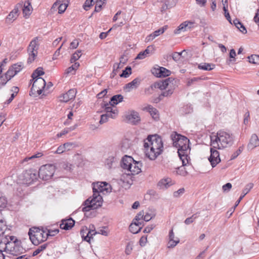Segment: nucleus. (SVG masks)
<instances>
[{
    "label": "nucleus",
    "mask_w": 259,
    "mask_h": 259,
    "mask_svg": "<svg viewBox=\"0 0 259 259\" xmlns=\"http://www.w3.org/2000/svg\"><path fill=\"white\" fill-rule=\"evenodd\" d=\"M37 37L34 38L30 41L28 47L27 52L29 56L27 59V63L28 64L31 63L37 55L39 45L37 43Z\"/></svg>",
    "instance_id": "nucleus-8"
},
{
    "label": "nucleus",
    "mask_w": 259,
    "mask_h": 259,
    "mask_svg": "<svg viewBox=\"0 0 259 259\" xmlns=\"http://www.w3.org/2000/svg\"><path fill=\"white\" fill-rule=\"evenodd\" d=\"M167 28V26L165 25L162 28L155 31L153 33L156 37L159 36V35L162 34Z\"/></svg>",
    "instance_id": "nucleus-52"
},
{
    "label": "nucleus",
    "mask_w": 259,
    "mask_h": 259,
    "mask_svg": "<svg viewBox=\"0 0 259 259\" xmlns=\"http://www.w3.org/2000/svg\"><path fill=\"white\" fill-rule=\"evenodd\" d=\"M253 186V184L252 183H249L246 185L245 188L243 190V194L240 196L239 198L235 202V205L234 206L233 208H232L233 209V211L235 210V208L238 205L242 199V198L245 196V195H246L252 188Z\"/></svg>",
    "instance_id": "nucleus-21"
},
{
    "label": "nucleus",
    "mask_w": 259,
    "mask_h": 259,
    "mask_svg": "<svg viewBox=\"0 0 259 259\" xmlns=\"http://www.w3.org/2000/svg\"><path fill=\"white\" fill-rule=\"evenodd\" d=\"M132 74V68L130 66H127L124 70H122V72L119 75L120 77H127Z\"/></svg>",
    "instance_id": "nucleus-36"
},
{
    "label": "nucleus",
    "mask_w": 259,
    "mask_h": 259,
    "mask_svg": "<svg viewBox=\"0 0 259 259\" xmlns=\"http://www.w3.org/2000/svg\"><path fill=\"white\" fill-rule=\"evenodd\" d=\"M15 70L12 68H10L5 74V77L7 80H10L17 73H15Z\"/></svg>",
    "instance_id": "nucleus-37"
},
{
    "label": "nucleus",
    "mask_w": 259,
    "mask_h": 259,
    "mask_svg": "<svg viewBox=\"0 0 259 259\" xmlns=\"http://www.w3.org/2000/svg\"><path fill=\"white\" fill-rule=\"evenodd\" d=\"M48 243L44 244L40 246H39L32 253V256H34L37 255L41 251H44L46 249L48 246Z\"/></svg>",
    "instance_id": "nucleus-35"
},
{
    "label": "nucleus",
    "mask_w": 259,
    "mask_h": 259,
    "mask_svg": "<svg viewBox=\"0 0 259 259\" xmlns=\"http://www.w3.org/2000/svg\"><path fill=\"white\" fill-rule=\"evenodd\" d=\"M123 97L120 94H118L112 96L110 99L109 103L113 106H114L118 104L119 103L122 101Z\"/></svg>",
    "instance_id": "nucleus-28"
},
{
    "label": "nucleus",
    "mask_w": 259,
    "mask_h": 259,
    "mask_svg": "<svg viewBox=\"0 0 259 259\" xmlns=\"http://www.w3.org/2000/svg\"><path fill=\"white\" fill-rule=\"evenodd\" d=\"M12 68L15 70V73L17 74L23 69V64L22 62H19L14 64Z\"/></svg>",
    "instance_id": "nucleus-41"
},
{
    "label": "nucleus",
    "mask_w": 259,
    "mask_h": 259,
    "mask_svg": "<svg viewBox=\"0 0 259 259\" xmlns=\"http://www.w3.org/2000/svg\"><path fill=\"white\" fill-rule=\"evenodd\" d=\"M75 144L71 142L65 143L63 144L64 147L66 150H70L73 147H74Z\"/></svg>",
    "instance_id": "nucleus-61"
},
{
    "label": "nucleus",
    "mask_w": 259,
    "mask_h": 259,
    "mask_svg": "<svg viewBox=\"0 0 259 259\" xmlns=\"http://www.w3.org/2000/svg\"><path fill=\"white\" fill-rule=\"evenodd\" d=\"M176 172L178 175L182 176H186L188 174V172L186 170V168L183 165L177 168Z\"/></svg>",
    "instance_id": "nucleus-40"
},
{
    "label": "nucleus",
    "mask_w": 259,
    "mask_h": 259,
    "mask_svg": "<svg viewBox=\"0 0 259 259\" xmlns=\"http://www.w3.org/2000/svg\"><path fill=\"white\" fill-rule=\"evenodd\" d=\"M174 92L173 89H169L167 91L163 92L161 94V97H169L171 96Z\"/></svg>",
    "instance_id": "nucleus-62"
},
{
    "label": "nucleus",
    "mask_w": 259,
    "mask_h": 259,
    "mask_svg": "<svg viewBox=\"0 0 259 259\" xmlns=\"http://www.w3.org/2000/svg\"><path fill=\"white\" fill-rule=\"evenodd\" d=\"M259 146V139L257 136L254 134L251 136L249 142L247 145L248 150H252Z\"/></svg>",
    "instance_id": "nucleus-20"
},
{
    "label": "nucleus",
    "mask_w": 259,
    "mask_h": 259,
    "mask_svg": "<svg viewBox=\"0 0 259 259\" xmlns=\"http://www.w3.org/2000/svg\"><path fill=\"white\" fill-rule=\"evenodd\" d=\"M145 109L150 113L153 118L155 119L158 118V111L156 108H154L151 105H148L145 107Z\"/></svg>",
    "instance_id": "nucleus-29"
},
{
    "label": "nucleus",
    "mask_w": 259,
    "mask_h": 259,
    "mask_svg": "<svg viewBox=\"0 0 259 259\" xmlns=\"http://www.w3.org/2000/svg\"><path fill=\"white\" fill-rule=\"evenodd\" d=\"M45 74L44 71L42 67H38L36 69L31 75V77L33 78V80H35L37 78H39L40 76L42 75Z\"/></svg>",
    "instance_id": "nucleus-31"
},
{
    "label": "nucleus",
    "mask_w": 259,
    "mask_h": 259,
    "mask_svg": "<svg viewBox=\"0 0 259 259\" xmlns=\"http://www.w3.org/2000/svg\"><path fill=\"white\" fill-rule=\"evenodd\" d=\"M1 248L3 247L2 245H4L5 247L4 249L6 250L8 249V247H13L14 249L16 251L18 250L19 251H21L23 250L21 248L19 249V247L17 246V245L18 244L19 241L17 239L15 238L13 236H10L11 234L12 225H7L5 221L1 219Z\"/></svg>",
    "instance_id": "nucleus-3"
},
{
    "label": "nucleus",
    "mask_w": 259,
    "mask_h": 259,
    "mask_svg": "<svg viewBox=\"0 0 259 259\" xmlns=\"http://www.w3.org/2000/svg\"><path fill=\"white\" fill-rule=\"evenodd\" d=\"M94 0H86L83 6V9L85 11H88L89 9L93 5L92 3Z\"/></svg>",
    "instance_id": "nucleus-55"
},
{
    "label": "nucleus",
    "mask_w": 259,
    "mask_h": 259,
    "mask_svg": "<svg viewBox=\"0 0 259 259\" xmlns=\"http://www.w3.org/2000/svg\"><path fill=\"white\" fill-rule=\"evenodd\" d=\"M197 217H198L197 213L194 214L191 217L187 218L185 220L184 223L186 225H189V224L192 223L195 221V220L196 218H197Z\"/></svg>",
    "instance_id": "nucleus-44"
},
{
    "label": "nucleus",
    "mask_w": 259,
    "mask_h": 259,
    "mask_svg": "<svg viewBox=\"0 0 259 259\" xmlns=\"http://www.w3.org/2000/svg\"><path fill=\"white\" fill-rule=\"evenodd\" d=\"M22 8L21 4H17L14 9L10 13L6 19V22L11 23L13 22L19 15V9Z\"/></svg>",
    "instance_id": "nucleus-13"
},
{
    "label": "nucleus",
    "mask_w": 259,
    "mask_h": 259,
    "mask_svg": "<svg viewBox=\"0 0 259 259\" xmlns=\"http://www.w3.org/2000/svg\"><path fill=\"white\" fill-rule=\"evenodd\" d=\"M215 65L212 63H202L198 65V68L199 69L210 71L214 69Z\"/></svg>",
    "instance_id": "nucleus-30"
},
{
    "label": "nucleus",
    "mask_w": 259,
    "mask_h": 259,
    "mask_svg": "<svg viewBox=\"0 0 259 259\" xmlns=\"http://www.w3.org/2000/svg\"><path fill=\"white\" fill-rule=\"evenodd\" d=\"M37 83H40L41 85H42V88H45L46 82V81L42 78L39 77L37 78L35 80H34L33 84L32 87L29 92V95L32 97H36V89L37 87Z\"/></svg>",
    "instance_id": "nucleus-15"
},
{
    "label": "nucleus",
    "mask_w": 259,
    "mask_h": 259,
    "mask_svg": "<svg viewBox=\"0 0 259 259\" xmlns=\"http://www.w3.org/2000/svg\"><path fill=\"white\" fill-rule=\"evenodd\" d=\"M87 231L88 232L84 239L86 240L87 242L90 243L91 240L93 238V235L97 234V232L95 230V227L93 224L90 225L89 228Z\"/></svg>",
    "instance_id": "nucleus-23"
},
{
    "label": "nucleus",
    "mask_w": 259,
    "mask_h": 259,
    "mask_svg": "<svg viewBox=\"0 0 259 259\" xmlns=\"http://www.w3.org/2000/svg\"><path fill=\"white\" fill-rule=\"evenodd\" d=\"M155 88V87H153V84H151L148 88H147L145 89V93L147 95H151L153 93V91Z\"/></svg>",
    "instance_id": "nucleus-63"
},
{
    "label": "nucleus",
    "mask_w": 259,
    "mask_h": 259,
    "mask_svg": "<svg viewBox=\"0 0 259 259\" xmlns=\"http://www.w3.org/2000/svg\"><path fill=\"white\" fill-rule=\"evenodd\" d=\"M169 182L168 179H162L158 182L157 185L160 189L167 188L170 186Z\"/></svg>",
    "instance_id": "nucleus-34"
},
{
    "label": "nucleus",
    "mask_w": 259,
    "mask_h": 259,
    "mask_svg": "<svg viewBox=\"0 0 259 259\" xmlns=\"http://www.w3.org/2000/svg\"><path fill=\"white\" fill-rule=\"evenodd\" d=\"M111 191V187L110 185L106 182H98L93 184L92 197L87 199L84 202V207L82 208V211L87 212L91 209H96L101 207L102 204L103 198L100 195V192L109 193Z\"/></svg>",
    "instance_id": "nucleus-1"
},
{
    "label": "nucleus",
    "mask_w": 259,
    "mask_h": 259,
    "mask_svg": "<svg viewBox=\"0 0 259 259\" xmlns=\"http://www.w3.org/2000/svg\"><path fill=\"white\" fill-rule=\"evenodd\" d=\"M115 158L113 156H109L106 159L105 164L108 166V168H110L112 167L113 163L114 162Z\"/></svg>",
    "instance_id": "nucleus-47"
},
{
    "label": "nucleus",
    "mask_w": 259,
    "mask_h": 259,
    "mask_svg": "<svg viewBox=\"0 0 259 259\" xmlns=\"http://www.w3.org/2000/svg\"><path fill=\"white\" fill-rule=\"evenodd\" d=\"M164 2L170 9L176 5L177 0H164Z\"/></svg>",
    "instance_id": "nucleus-49"
},
{
    "label": "nucleus",
    "mask_w": 259,
    "mask_h": 259,
    "mask_svg": "<svg viewBox=\"0 0 259 259\" xmlns=\"http://www.w3.org/2000/svg\"><path fill=\"white\" fill-rule=\"evenodd\" d=\"M37 171L35 169H30L25 171L20 176L21 183L29 186L37 179Z\"/></svg>",
    "instance_id": "nucleus-7"
},
{
    "label": "nucleus",
    "mask_w": 259,
    "mask_h": 259,
    "mask_svg": "<svg viewBox=\"0 0 259 259\" xmlns=\"http://www.w3.org/2000/svg\"><path fill=\"white\" fill-rule=\"evenodd\" d=\"M75 89H70L67 93L61 96L60 101L63 102H67L70 100L73 99L76 95Z\"/></svg>",
    "instance_id": "nucleus-18"
},
{
    "label": "nucleus",
    "mask_w": 259,
    "mask_h": 259,
    "mask_svg": "<svg viewBox=\"0 0 259 259\" xmlns=\"http://www.w3.org/2000/svg\"><path fill=\"white\" fill-rule=\"evenodd\" d=\"M185 192L184 188H181L179 189L178 191H175L173 193L174 197H179L183 194H184Z\"/></svg>",
    "instance_id": "nucleus-60"
},
{
    "label": "nucleus",
    "mask_w": 259,
    "mask_h": 259,
    "mask_svg": "<svg viewBox=\"0 0 259 259\" xmlns=\"http://www.w3.org/2000/svg\"><path fill=\"white\" fill-rule=\"evenodd\" d=\"M211 147L210 149V155L208 158V160L212 167H214L218 163L221 162L220 157V153L217 149H221L220 147L213 145L210 143Z\"/></svg>",
    "instance_id": "nucleus-9"
},
{
    "label": "nucleus",
    "mask_w": 259,
    "mask_h": 259,
    "mask_svg": "<svg viewBox=\"0 0 259 259\" xmlns=\"http://www.w3.org/2000/svg\"><path fill=\"white\" fill-rule=\"evenodd\" d=\"M133 167H132L131 172L132 175L138 174L141 171V168L142 166V163L141 161H137L135 160L133 162Z\"/></svg>",
    "instance_id": "nucleus-27"
},
{
    "label": "nucleus",
    "mask_w": 259,
    "mask_h": 259,
    "mask_svg": "<svg viewBox=\"0 0 259 259\" xmlns=\"http://www.w3.org/2000/svg\"><path fill=\"white\" fill-rule=\"evenodd\" d=\"M180 242L179 238H177L176 240H172V241L169 240L168 243V248H174Z\"/></svg>",
    "instance_id": "nucleus-53"
},
{
    "label": "nucleus",
    "mask_w": 259,
    "mask_h": 259,
    "mask_svg": "<svg viewBox=\"0 0 259 259\" xmlns=\"http://www.w3.org/2000/svg\"><path fill=\"white\" fill-rule=\"evenodd\" d=\"M141 81V79L140 78L137 77L135 78L131 82L127 83L125 85V88L126 89H128L129 90L137 89L138 86L140 85ZM130 91V90H128Z\"/></svg>",
    "instance_id": "nucleus-25"
},
{
    "label": "nucleus",
    "mask_w": 259,
    "mask_h": 259,
    "mask_svg": "<svg viewBox=\"0 0 259 259\" xmlns=\"http://www.w3.org/2000/svg\"><path fill=\"white\" fill-rule=\"evenodd\" d=\"M120 63H115L113 65V70L111 74V77L113 78L114 76L116 74L117 71L118 69L120 68Z\"/></svg>",
    "instance_id": "nucleus-56"
},
{
    "label": "nucleus",
    "mask_w": 259,
    "mask_h": 259,
    "mask_svg": "<svg viewBox=\"0 0 259 259\" xmlns=\"http://www.w3.org/2000/svg\"><path fill=\"white\" fill-rule=\"evenodd\" d=\"M74 224L75 221L72 218H69L68 219L62 220L60 228L63 230H68L71 229Z\"/></svg>",
    "instance_id": "nucleus-16"
},
{
    "label": "nucleus",
    "mask_w": 259,
    "mask_h": 259,
    "mask_svg": "<svg viewBox=\"0 0 259 259\" xmlns=\"http://www.w3.org/2000/svg\"><path fill=\"white\" fill-rule=\"evenodd\" d=\"M55 171V166L53 164H46L40 166L37 172L38 177L44 180L47 181L50 179Z\"/></svg>",
    "instance_id": "nucleus-6"
},
{
    "label": "nucleus",
    "mask_w": 259,
    "mask_h": 259,
    "mask_svg": "<svg viewBox=\"0 0 259 259\" xmlns=\"http://www.w3.org/2000/svg\"><path fill=\"white\" fill-rule=\"evenodd\" d=\"M79 66V64L77 62H75L71 66L68 67L65 71V73L68 74L71 73L72 71H75Z\"/></svg>",
    "instance_id": "nucleus-38"
},
{
    "label": "nucleus",
    "mask_w": 259,
    "mask_h": 259,
    "mask_svg": "<svg viewBox=\"0 0 259 259\" xmlns=\"http://www.w3.org/2000/svg\"><path fill=\"white\" fill-rule=\"evenodd\" d=\"M68 6V5L66 4H59L58 6V13L59 14H62L65 12L66 10L67 7Z\"/></svg>",
    "instance_id": "nucleus-54"
},
{
    "label": "nucleus",
    "mask_w": 259,
    "mask_h": 259,
    "mask_svg": "<svg viewBox=\"0 0 259 259\" xmlns=\"http://www.w3.org/2000/svg\"><path fill=\"white\" fill-rule=\"evenodd\" d=\"M168 85V83H167L165 80L162 81L156 82L153 83V87H155V88L159 89L161 90L165 89Z\"/></svg>",
    "instance_id": "nucleus-32"
},
{
    "label": "nucleus",
    "mask_w": 259,
    "mask_h": 259,
    "mask_svg": "<svg viewBox=\"0 0 259 259\" xmlns=\"http://www.w3.org/2000/svg\"><path fill=\"white\" fill-rule=\"evenodd\" d=\"M110 117V115H108L106 114H103L101 115V119L99 121L100 124H103L107 121L108 118Z\"/></svg>",
    "instance_id": "nucleus-59"
},
{
    "label": "nucleus",
    "mask_w": 259,
    "mask_h": 259,
    "mask_svg": "<svg viewBox=\"0 0 259 259\" xmlns=\"http://www.w3.org/2000/svg\"><path fill=\"white\" fill-rule=\"evenodd\" d=\"M182 111L185 114H189L193 111V107L191 105H186L182 108Z\"/></svg>",
    "instance_id": "nucleus-46"
},
{
    "label": "nucleus",
    "mask_w": 259,
    "mask_h": 259,
    "mask_svg": "<svg viewBox=\"0 0 259 259\" xmlns=\"http://www.w3.org/2000/svg\"><path fill=\"white\" fill-rule=\"evenodd\" d=\"M81 51L78 50L75 53H74L70 59L71 63L75 62L76 60H77L81 56Z\"/></svg>",
    "instance_id": "nucleus-43"
},
{
    "label": "nucleus",
    "mask_w": 259,
    "mask_h": 259,
    "mask_svg": "<svg viewBox=\"0 0 259 259\" xmlns=\"http://www.w3.org/2000/svg\"><path fill=\"white\" fill-rule=\"evenodd\" d=\"M147 241V236H143L140 239L139 244L141 246L143 247L145 246Z\"/></svg>",
    "instance_id": "nucleus-64"
},
{
    "label": "nucleus",
    "mask_w": 259,
    "mask_h": 259,
    "mask_svg": "<svg viewBox=\"0 0 259 259\" xmlns=\"http://www.w3.org/2000/svg\"><path fill=\"white\" fill-rule=\"evenodd\" d=\"M142 227H136V225L131 224L129 227L130 232L133 234H137L139 233L141 230Z\"/></svg>",
    "instance_id": "nucleus-45"
},
{
    "label": "nucleus",
    "mask_w": 259,
    "mask_h": 259,
    "mask_svg": "<svg viewBox=\"0 0 259 259\" xmlns=\"http://www.w3.org/2000/svg\"><path fill=\"white\" fill-rule=\"evenodd\" d=\"M249 62L252 64H259V55H252L248 57Z\"/></svg>",
    "instance_id": "nucleus-39"
},
{
    "label": "nucleus",
    "mask_w": 259,
    "mask_h": 259,
    "mask_svg": "<svg viewBox=\"0 0 259 259\" xmlns=\"http://www.w3.org/2000/svg\"><path fill=\"white\" fill-rule=\"evenodd\" d=\"M76 126H77V125H75L73 126L70 127L69 128H65L61 132H60V133H58L57 134V137L58 138L61 137L63 135H64L67 134L69 131L74 130L76 128Z\"/></svg>",
    "instance_id": "nucleus-42"
},
{
    "label": "nucleus",
    "mask_w": 259,
    "mask_h": 259,
    "mask_svg": "<svg viewBox=\"0 0 259 259\" xmlns=\"http://www.w3.org/2000/svg\"><path fill=\"white\" fill-rule=\"evenodd\" d=\"M59 232V229H54V230H50V229H48V231H47V235H48V238L49 237V236H55L56 234H57Z\"/></svg>",
    "instance_id": "nucleus-57"
},
{
    "label": "nucleus",
    "mask_w": 259,
    "mask_h": 259,
    "mask_svg": "<svg viewBox=\"0 0 259 259\" xmlns=\"http://www.w3.org/2000/svg\"><path fill=\"white\" fill-rule=\"evenodd\" d=\"M102 107L104 108V111L106 112L105 114L110 115V118H114L117 115V110H113L112 108L113 106L109 102L102 105Z\"/></svg>",
    "instance_id": "nucleus-17"
},
{
    "label": "nucleus",
    "mask_w": 259,
    "mask_h": 259,
    "mask_svg": "<svg viewBox=\"0 0 259 259\" xmlns=\"http://www.w3.org/2000/svg\"><path fill=\"white\" fill-rule=\"evenodd\" d=\"M11 91L13 92V93L11 94L10 98L8 100H7L6 102H5V103H4L5 105L9 104L13 101V100L14 99L15 97L16 96V95L18 93L19 89L17 87H13Z\"/></svg>",
    "instance_id": "nucleus-33"
},
{
    "label": "nucleus",
    "mask_w": 259,
    "mask_h": 259,
    "mask_svg": "<svg viewBox=\"0 0 259 259\" xmlns=\"http://www.w3.org/2000/svg\"><path fill=\"white\" fill-rule=\"evenodd\" d=\"M236 56V52L234 49H231L229 53L230 59L228 61L229 64L231 62H234L236 60L235 56Z\"/></svg>",
    "instance_id": "nucleus-48"
},
{
    "label": "nucleus",
    "mask_w": 259,
    "mask_h": 259,
    "mask_svg": "<svg viewBox=\"0 0 259 259\" xmlns=\"http://www.w3.org/2000/svg\"><path fill=\"white\" fill-rule=\"evenodd\" d=\"M165 80L166 81L167 83H168V84L170 85V84L172 85H176L178 80L175 79L172 77H168L165 79Z\"/></svg>",
    "instance_id": "nucleus-58"
},
{
    "label": "nucleus",
    "mask_w": 259,
    "mask_h": 259,
    "mask_svg": "<svg viewBox=\"0 0 259 259\" xmlns=\"http://www.w3.org/2000/svg\"><path fill=\"white\" fill-rule=\"evenodd\" d=\"M144 146L146 157L151 160H155L163 149L162 138L156 134L149 135L144 141Z\"/></svg>",
    "instance_id": "nucleus-2"
},
{
    "label": "nucleus",
    "mask_w": 259,
    "mask_h": 259,
    "mask_svg": "<svg viewBox=\"0 0 259 259\" xmlns=\"http://www.w3.org/2000/svg\"><path fill=\"white\" fill-rule=\"evenodd\" d=\"M125 118L128 122L133 124H137L140 121V117L139 113L135 111H131L127 113Z\"/></svg>",
    "instance_id": "nucleus-14"
},
{
    "label": "nucleus",
    "mask_w": 259,
    "mask_h": 259,
    "mask_svg": "<svg viewBox=\"0 0 259 259\" xmlns=\"http://www.w3.org/2000/svg\"><path fill=\"white\" fill-rule=\"evenodd\" d=\"M184 157L182 156V158H180L182 162V165L185 166L187 165V164L189 163V161H190V158L189 155H184Z\"/></svg>",
    "instance_id": "nucleus-50"
},
{
    "label": "nucleus",
    "mask_w": 259,
    "mask_h": 259,
    "mask_svg": "<svg viewBox=\"0 0 259 259\" xmlns=\"http://www.w3.org/2000/svg\"><path fill=\"white\" fill-rule=\"evenodd\" d=\"M151 71L154 76L158 77L168 76L171 74V71L169 70L157 65L152 68Z\"/></svg>",
    "instance_id": "nucleus-11"
},
{
    "label": "nucleus",
    "mask_w": 259,
    "mask_h": 259,
    "mask_svg": "<svg viewBox=\"0 0 259 259\" xmlns=\"http://www.w3.org/2000/svg\"><path fill=\"white\" fill-rule=\"evenodd\" d=\"M42 155V154L41 153H38L34 154L30 157H26V158H25L23 159V162H27L30 160H31V159H34V158H36L40 157Z\"/></svg>",
    "instance_id": "nucleus-51"
},
{
    "label": "nucleus",
    "mask_w": 259,
    "mask_h": 259,
    "mask_svg": "<svg viewBox=\"0 0 259 259\" xmlns=\"http://www.w3.org/2000/svg\"><path fill=\"white\" fill-rule=\"evenodd\" d=\"M234 140V136L233 134L224 131H219L217 135L210 137V143L220 147L221 149L232 146Z\"/></svg>",
    "instance_id": "nucleus-4"
},
{
    "label": "nucleus",
    "mask_w": 259,
    "mask_h": 259,
    "mask_svg": "<svg viewBox=\"0 0 259 259\" xmlns=\"http://www.w3.org/2000/svg\"><path fill=\"white\" fill-rule=\"evenodd\" d=\"M154 50L153 46H149L143 51L140 52L137 56L136 59H143L145 58L149 54H150Z\"/></svg>",
    "instance_id": "nucleus-24"
},
{
    "label": "nucleus",
    "mask_w": 259,
    "mask_h": 259,
    "mask_svg": "<svg viewBox=\"0 0 259 259\" xmlns=\"http://www.w3.org/2000/svg\"><path fill=\"white\" fill-rule=\"evenodd\" d=\"M190 151V147L189 146V144H186L185 145H183V146H181V147L178 149V153L179 157L180 158H182V156L184 157V155H189V153Z\"/></svg>",
    "instance_id": "nucleus-22"
},
{
    "label": "nucleus",
    "mask_w": 259,
    "mask_h": 259,
    "mask_svg": "<svg viewBox=\"0 0 259 259\" xmlns=\"http://www.w3.org/2000/svg\"><path fill=\"white\" fill-rule=\"evenodd\" d=\"M22 11L24 17L28 16L31 14L32 8L29 1H26L25 2Z\"/></svg>",
    "instance_id": "nucleus-26"
},
{
    "label": "nucleus",
    "mask_w": 259,
    "mask_h": 259,
    "mask_svg": "<svg viewBox=\"0 0 259 259\" xmlns=\"http://www.w3.org/2000/svg\"><path fill=\"white\" fill-rule=\"evenodd\" d=\"M134 161L135 160L132 156L124 155L121 159V167L131 172L132 167H133V162H134Z\"/></svg>",
    "instance_id": "nucleus-12"
},
{
    "label": "nucleus",
    "mask_w": 259,
    "mask_h": 259,
    "mask_svg": "<svg viewBox=\"0 0 259 259\" xmlns=\"http://www.w3.org/2000/svg\"><path fill=\"white\" fill-rule=\"evenodd\" d=\"M194 23V22L186 21L181 24L179 27L174 30L175 34H179L181 31H185L187 30L188 27L190 29L192 27V25Z\"/></svg>",
    "instance_id": "nucleus-19"
},
{
    "label": "nucleus",
    "mask_w": 259,
    "mask_h": 259,
    "mask_svg": "<svg viewBox=\"0 0 259 259\" xmlns=\"http://www.w3.org/2000/svg\"><path fill=\"white\" fill-rule=\"evenodd\" d=\"M170 139L173 142L174 146L179 148L181 146L189 144V140L185 136L178 134L176 132H174L170 135Z\"/></svg>",
    "instance_id": "nucleus-10"
},
{
    "label": "nucleus",
    "mask_w": 259,
    "mask_h": 259,
    "mask_svg": "<svg viewBox=\"0 0 259 259\" xmlns=\"http://www.w3.org/2000/svg\"><path fill=\"white\" fill-rule=\"evenodd\" d=\"M34 230L36 231H33L30 229L28 232L29 238L33 244L38 245L47 240V228H41V229H39L36 228H34Z\"/></svg>",
    "instance_id": "nucleus-5"
}]
</instances>
